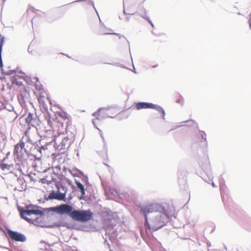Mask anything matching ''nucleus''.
Instances as JSON below:
<instances>
[{
    "label": "nucleus",
    "instance_id": "1",
    "mask_svg": "<svg viewBox=\"0 0 251 251\" xmlns=\"http://www.w3.org/2000/svg\"><path fill=\"white\" fill-rule=\"evenodd\" d=\"M139 208L144 214L146 229L156 231L166 226L169 221V217L160 204L142 203Z\"/></svg>",
    "mask_w": 251,
    "mask_h": 251
},
{
    "label": "nucleus",
    "instance_id": "2",
    "mask_svg": "<svg viewBox=\"0 0 251 251\" xmlns=\"http://www.w3.org/2000/svg\"><path fill=\"white\" fill-rule=\"evenodd\" d=\"M93 215L90 210H74L72 219L76 221L85 223L91 220Z\"/></svg>",
    "mask_w": 251,
    "mask_h": 251
},
{
    "label": "nucleus",
    "instance_id": "3",
    "mask_svg": "<svg viewBox=\"0 0 251 251\" xmlns=\"http://www.w3.org/2000/svg\"><path fill=\"white\" fill-rule=\"evenodd\" d=\"M19 212L20 213V215L21 217L27 221L29 223H32L34 225H37L38 223V221L40 220L41 219L40 218H37L35 220H31L26 216H30L32 214L35 215H43L44 214V212L43 211L39 209H24L23 208L19 209Z\"/></svg>",
    "mask_w": 251,
    "mask_h": 251
},
{
    "label": "nucleus",
    "instance_id": "4",
    "mask_svg": "<svg viewBox=\"0 0 251 251\" xmlns=\"http://www.w3.org/2000/svg\"><path fill=\"white\" fill-rule=\"evenodd\" d=\"M49 210L59 215L68 214L72 218L74 212L73 206L67 203H63L56 206L50 207Z\"/></svg>",
    "mask_w": 251,
    "mask_h": 251
},
{
    "label": "nucleus",
    "instance_id": "5",
    "mask_svg": "<svg viewBox=\"0 0 251 251\" xmlns=\"http://www.w3.org/2000/svg\"><path fill=\"white\" fill-rule=\"evenodd\" d=\"M56 187L58 189L57 191L55 192L54 190L51 191L48 197L47 196H44L45 199L46 201L50 200H57L58 201H66V194L67 191L68 190V188L65 186L62 185L61 187L62 188V190H64V193H61L59 191V185H56Z\"/></svg>",
    "mask_w": 251,
    "mask_h": 251
},
{
    "label": "nucleus",
    "instance_id": "6",
    "mask_svg": "<svg viewBox=\"0 0 251 251\" xmlns=\"http://www.w3.org/2000/svg\"><path fill=\"white\" fill-rule=\"evenodd\" d=\"M72 142V140L71 139L69 138L68 137H65L59 143L55 142L54 147L58 150L61 153H63L65 152V150L70 146Z\"/></svg>",
    "mask_w": 251,
    "mask_h": 251
},
{
    "label": "nucleus",
    "instance_id": "7",
    "mask_svg": "<svg viewBox=\"0 0 251 251\" xmlns=\"http://www.w3.org/2000/svg\"><path fill=\"white\" fill-rule=\"evenodd\" d=\"M7 233L9 237L12 240L21 242H24L26 241V237L23 234L10 229L8 230Z\"/></svg>",
    "mask_w": 251,
    "mask_h": 251
},
{
    "label": "nucleus",
    "instance_id": "8",
    "mask_svg": "<svg viewBox=\"0 0 251 251\" xmlns=\"http://www.w3.org/2000/svg\"><path fill=\"white\" fill-rule=\"evenodd\" d=\"M25 122L33 127H36L37 126L39 125V119L37 116L31 113H29L25 118Z\"/></svg>",
    "mask_w": 251,
    "mask_h": 251
},
{
    "label": "nucleus",
    "instance_id": "9",
    "mask_svg": "<svg viewBox=\"0 0 251 251\" xmlns=\"http://www.w3.org/2000/svg\"><path fill=\"white\" fill-rule=\"evenodd\" d=\"M200 166L201 167L202 169L204 171V172L206 173V175L208 177L209 180L211 181L213 180V177L211 176V167L209 163V161L208 160L205 159V164H200Z\"/></svg>",
    "mask_w": 251,
    "mask_h": 251
},
{
    "label": "nucleus",
    "instance_id": "10",
    "mask_svg": "<svg viewBox=\"0 0 251 251\" xmlns=\"http://www.w3.org/2000/svg\"><path fill=\"white\" fill-rule=\"evenodd\" d=\"M156 104L152 103L147 102H138L135 104V108L137 110H141L142 109H153Z\"/></svg>",
    "mask_w": 251,
    "mask_h": 251
},
{
    "label": "nucleus",
    "instance_id": "11",
    "mask_svg": "<svg viewBox=\"0 0 251 251\" xmlns=\"http://www.w3.org/2000/svg\"><path fill=\"white\" fill-rule=\"evenodd\" d=\"M0 39L1 41H0V68L1 73L3 74H5L6 71H5L3 68V62L1 56V52L4 41V37L0 36Z\"/></svg>",
    "mask_w": 251,
    "mask_h": 251
},
{
    "label": "nucleus",
    "instance_id": "12",
    "mask_svg": "<svg viewBox=\"0 0 251 251\" xmlns=\"http://www.w3.org/2000/svg\"><path fill=\"white\" fill-rule=\"evenodd\" d=\"M137 13L146 20H149V17L146 15V11L142 5L139 6Z\"/></svg>",
    "mask_w": 251,
    "mask_h": 251
},
{
    "label": "nucleus",
    "instance_id": "13",
    "mask_svg": "<svg viewBox=\"0 0 251 251\" xmlns=\"http://www.w3.org/2000/svg\"><path fill=\"white\" fill-rule=\"evenodd\" d=\"M13 154L15 156V158L17 159H19V158L23 154L22 151H20V148L18 146L17 144L15 146Z\"/></svg>",
    "mask_w": 251,
    "mask_h": 251
},
{
    "label": "nucleus",
    "instance_id": "14",
    "mask_svg": "<svg viewBox=\"0 0 251 251\" xmlns=\"http://www.w3.org/2000/svg\"><path fill=\"white\" fill-rule=\"evenodd\" d=\"M76 186L78 188V189H79L80 190V191L81 193L82 196L80 198V199H82L81 197L83 196H84L85 194V191L84 187L82 183H81L80 182H79L78 181H76Z\"/></svg>",
    "mask_w": 251,
    "mask_h": 251
},
{
    "label": "nucleus",
    "instance_id": "15",
    "mask_svg": "<svg viewBox=\"0 0 251 251\" xmlns=\"http://www.w3.org/2000/svg\"><path fill=\"white\" fill-rule=\"evenodd\" d=\"M154 109H155L158 112L161 113L162 114V119H165V112L164 109L161 106L156 104Z\"/></svg>",
    "mask_w": 251,
    "mask_h": 251
},
{
    "label": "nucleus",
    "instance_id": "16",
    "mask_svg": "<svg viewBox=\"0 0 251 251\" xmlns=\"http://www.w3.org/2000/svg\"><path fill=\"white\" fill-rule=\"evenodd\" d=\"M51 141H50V142H48V143H46L45 145H43L42 144H43V139H42L41 140H40L39 141V143L40 144H41V148H42L44 151H45L46 150H47L48 149L47 147L48 145H50V142Z\"/></svg>",
    "mask_w": 251,
    "mask_h": 251
},
{
    "label": "nucleus",
    "instance_id": "17",
    "mask_svg": "<svg viewBox=\"0 0 251 251\" xmlns=\"http://www.w3.org/2000/svg\"><path fill=\"white\" fill-rule=\"evenodd\" d=\"M17 144L20 148V151H22L23 149H25V150L26 151V150L24 148L25 146V143L23 141V139L19 143Z\"/></svg>",
    "mask_w": 251,
    "mask_h": 251
},
{
    "label": "nucleus",
    "instance_id": "18",
    "mask_svg": "<svg viewBox=\"0 0 251 251\" xmlns=\"http://www.w3.org/2000/svg\"><path fill=\"white\" fill-rule=\"evenodd\" d=\"M109 109V107H107V108H100L98 110L94 113H93V114H92V115L93 116H99V114H100V112L101 110H103V109H106V110H108Z\"/></svg>",
    "mask_w": 251,
    "mask_h": 251
},
{
    "label": "nucleus",
    "instance_id": "19",
    "mask_svg": "<svg viewBox=\"0 0 251 251\" xmlns=\"http://www.w3.org/2000/svg\"><path fill=\"white\" fill-rule=\"evenodd\" d=\"M7 168H8V164H6L5 163L0 164V168L2 170L4 171L5 170H7Z\"/></svg>",
    "mask_w": 251,
    "mask_h": 251
},
{
    "label": "nucleus",
    "instance_id": "20",
    "mask_svg": "<svg viewBox=\"0 0 251 251\" xmlns=\"http://www.w3.org/2000/svg\"><path fill=\"white\" fill-rule=\"evenodd\" d=\"M200 134L201 138L206 142V134L201 131H200Z\"/></svg>",
    "mask_w": 251,
    "mask_h": 251
},
{
    "label": "nucleus",
    "instance_id": "21",
    "mask_svg": "<svg viewBox=\"0 0 251 251\" xmlns=\"http://www.w3.org/2000/svg\"><path fill=\"white\" fill-rule=\"evenodd\" d=\"M46 135H44V136L47 137L49 136H52V131L51 130H47L46 131Z\"/></svg>",
    "mask_w": 251,
    "mask_h": 251
},
{
    "label": "nucleus",
    "instance_id": "22",
    "mask_svg": "<svg viewBox=\"0 0 251 251\" xmlns=\"http://www.w3.org/2000/svg\"><path fill=\"white\" fill-rule=\"evenodd\" d=\"M5 108L9 111H12L14 110V107L11 105H8L5 107Z\"/></svg>",
    "mask_w": 251,
    "mask_h": 251
},
{
    "label": "nucleus",
    "instance_id": "23",
    "mask_svg": "<svg viewBox=\"0 0 251 251\" xmlns=\"http://www.w3.org/2000/svg\"><path fill=\"white\" fill-rule=\"evenodd\" d=\"M182 123H191V124H196L195 122L192 120H190L188 121H185L182 122Z\"/></svg>",
    "mask_w": 251,
    "mask_h": 251
},
{
    "label": "nucleus",
    "instance_id": "24",
    "mask_svg": "<svg viewBox=\"0 0 251 251\" xmlns=\"http://www.w3.org/2000/svg\"><path fill=\"white\" fill-rule=\"evenodd\" d=\"M38 151L40 152V155L42 156V155L45 153V151H44V150L41 148V147H39L37 149Z\"/></svg>",
    "mask_w": 251,
    "mask_h": 251
},
{
    "label": "nucleus",
    "instance_id": "25",
    "mask_svg": "<svg viewBox=\"0 0 251 251\" xmlns=\"http://www.w3.org/2000/svg\"><path fill=\"white\" fill-rule=\"evenodd\" d=\"M112 65H114V66H120V67H121L122 68H126L123 65L121 64L118 63H115L112 64Z\"/></svg>",
    "mask_w": 251,
    "mask_h": 251
},
{
    "label": "nucleus",
    "instance_id": "26",
    "mask_svg": "<svg viewBox=\"0 0 251 251\" xmlns=\"http://www.w3.org/2000/svg\"><path fill=\"white\" fill-rule=\"evenodd\" d=\"M14 71L12 70H8L6 72L5 74L6 75H11L13 74Z\"/></svg>",
    "mask_w": 251,
    "mask_h": 251
},
{
    "label": "nucleus",
    "instance_id": "27",
    "mask_svg": "<svg viewBox=\"0 0 251 251\" xmlns=\"http://www.w3.org/2000/svg\"><path fill=\"white\" fill-rule=\"evenodd\" d=\"M97 129L99 130V131H100V135L101 137V138L102 139V140L104 141V137H103V134L102 133V131L99 128H97Z\"/></svg>",
    "mask_w": 251,
    "mask_h": 251
},
{
    "label": "nucleus",
    "instance_id": "28",
    "mask_svg": "<svg viewBox=\"0 0 251 251\" xmlns=\"http://www.w3.org/2000/svg\"><path fill=\"white\" fill-rule=\"evenodd\" d=\"M34 156L35 157L36 160H38V161L41 160V158H42L41 155L37 156V155H35Z\"/></svg>",
    "mask_w": 251,
    "mask_h": 251
},
{
    "label": "nucleus",
    "instance_id": "29",
    "mask_svg": "<svg viewBox=\"0 0 251 251\" xmlns=\"http://www.w3.org/2000/svg\"><path fill=\"white\" fill-rule=\"evenodd\" d=\"M101 33L102 34H112L111 33H109V32H104V31H100ZM113 34H115V35H118V34L117 33H113Z\"/></svg>",
    "mask_w": 251,
    "mask_h": 251
},
{
    "label": "nucleus",
    "instance_id": "30",
    "mask_svg": "<svg viewBox=\"0 0 251 251\" xmlns=\"http://www.w3.org/2000/svg\"><path fill=\"white\" fill-rule=\"evenodd\" d=\"M13 165L12 164L8 165L7 170H10L13 167Z\"/></svg>",
    "mask_w": 251,
    "mask_h": 251
},
{
    "label": "nucleus",
    "instance_id": "31",
    "mask_svg": "<svg viewBox=\"0 0 251 251\" xmlns=\"http://www.w3.org/2000/svg\"><path fill=\"white\" fill-rule=\"evenodd\" d=\"M176 102L178 103H182V100L180 99H177L176 100Z\"/></svg>",
    "mask_w": 251,
    "mask_h": 251
},
{
    "label": "nucleus",
    "instance_id": "32",
    "mask_svg": "<svg viewBox=\"0 0 251 251\" xmlns=\"http://www.w3.org/2000/svg\"><path fill=\"white\" fill-rule=\"evenodd\" d=\"M147 21H148V22L151 24V26H152V27H153V26H154V25H153L152 23L151 22V21L150 20V19H149V20H147Z\"/></svg>",
    "mask_w": 251,
    "mask_h": 251
},
{
    "label": "nucleus",
    "instance_id": "33",
    "mask_svg": "<svg viewBox=\"0 0 251 251\" xmlns=\"http://www.w3.org/2000/svg\"><path fill=\"white\" fill-rule=\"evenodd\" d=\"M90 2H91V4L93 5V7H94V8H95V6H94V2H93V1H90ZM95 9L96 10V9Z\"/></svg>",
    "mask_w": 251,
    "mask_h": 251
},
{
    "label": "nucleus",
    "instance_id": "34",
    "mask_svg": "<svg viewBox=\"0 0 251 251\" xmlns=\"http://www.w3.org/2000/svg\"><path fill=\"white\" fill-rule=\"evenodd\" d=\"M207 246L208 247H210L211 244H210V243L209 242H208L207 243Z\"/></svg>",
    "mask_w": 251,
    "mask_h": 251
},
{
    "label": "nucleus",
    "instance_id": "35",
    "mask_svg": "<svg viewBox=\"0 0 251 251\" xmlns=\"http://www.w3.org/2000/svg\"><path fill=\"white\" fill-rule=\"evenodd\" d=\"M212 185L213 187H216V186L215 185L214 183L212 181Z\"/></svg>",
    "mask_w": 251,
    "mask_h": 251
},
{
    "label": "nucleus",
    "instance_id": "36",
    "mask_svg": "<svg viewBox=\"0 0 251 251\" xmlns=\"http://www.w3.org/2000/svg\"><path fill=\"white\" fill-rule=\"evenodd\" d=\"M106 117H109V118H114L115 117V116H107Z\"/></svg>",
    "mask_w": 251,
    "mask_h": 251
},
{
    "label": "nucleus",
    "instance_id": "37",
    "mask_svg": "<svg viewBox=\"0 0 251 251\" xmlns=\"http://www.w3.org/2000/svg\"><path fill=\"white\" fill-rule=\"evenodd\" d=\"M45 178L42 179V183H45Z\"/></svg>",
    "mask_w": 251,
    "mask_h": 251
},
{
    "label": "nucleus",
    "instance_id": "38",
    "mask_svg": "<svg viewBox=\"0 0 251 251\" xmlns=\"http://www.w3.org/2000/svg\"><path fill=\"white\" fill-rule=\"evenodd\" d=\"M157 66V65H154V66H152V67H153V68H155V67H156Z\"/></svg>",
    "mask_w": 251,
    "mask_h": 251
},
{
    "label": "nucleus",
    "instance_id": "39",
    "mask_svg": "<svg viewBox=\"0 0 251 251\" xmlns=\"http://www.w3.org/2000/svg\"><path fill=\"white\" fill-rule=\"evenodd\" d=\"M27 141H28V142H30V140L29 139H28H28H27Z\"/></svg>",
    "mask_w": 251,
    "mask_h": 251
},
{
    "label": "nucleus",
    "instance_id": "40",
    "mask_svg": "<svg viewBox=\"0 0 251 251\" xmlns=\"http://www.w3.org/2000/svg\"><path fill=\"white\" fill-rule=\"evenodd\" d=\"M72 199V197L71 196L70 197L69 200H71Z\"/></svg>",
    "mask_w": 251,
    "mask_h": 251
},
{
    "label": "nucleus",
    "instance_id": "41",
    "mask_svg": "<svg viewBox=\"0 0 251 251\" xmlns=\"http://www.w3.org/2000/svg\"><path fill=\"white\" fill-rule=\"evenodd\" d=\"M127 21H129V18H127Z\"/></svg>",
    "mask_w": 251,
    "mask_h": 251
},
{
    "label": "nucleus",
    "instance_id": "42",
    "mask_svg": "<svg viewBox=\"0 0 251 251\" xmlns=\"http://www.w3.org/2000/svg\"><path fill=\"white\" fill-rule=\"evenodd\" d=\"M127 21H129V18H127Z\"/></svg>",
    "mask_w": 251,
    "mask_h": 251
},
{
    "label": "nucleus",
    "instance_id": "43",
    "mask_svg": "<svg viewBox=\"0 0 251 251\" xmlns=\"http://www.w3.org/2000/svg\"><path fill=\"white\" fill-rule=\"evenodd\" d=\"M108 30L111 31L112 30H111V29H109Z\"/></svg>",
    "mask_w": 251,
    "mask_h": 251
},
{
    "label": "nucleus",
    "instance_id": "44",
    "mask_svg": "<svg viewBox=\"0 0 251 251\" xmlns=\"http://www.w3.org/2000/svg\"><path fill=\"white\" fill-rule=\"evenodd\" d=\"M47 183L49 184L50 183V182H48Z\"/></svg>",
    "mask_w": 251,
    "mask_h": 251
},
{
    "label": "nucleus",
    "instance_id": "45",
    "mask_svg": "<svg viewBox=\"0 0 251 251\" xmlns=\"http://www.w3.org/2000/svg\"><path fill=\"white\" fill-rule=\"evenodd\" d=\"M181 126H179L177 127H180Z\"/></svg>",
    "mask_w": 251,
    "mask_h": 251
},
{
    "label": "nucleus",
    "instance_id": "46",
    "mask_svg": "<svg viewBox=\"0 0 251 251\" xmlns=\"http://www.w3.org/2000/svg\"><path fill=\"white\" fill-rule=\"evenodd\" d=\"M6 0H3V1L4 2Z\"/></svg>",
    "mask_w": 251,
    "mask_h": 251
},
{
    "label": "nucleus",
    "instance_id": "47",
    "mask_svg": "<svg viewBox=\"0 0 251 251\" xmlns=\"http://www.w3.org/2000/svg\"><path fill=\"white\" fill-rule=\"evenodd\" d=\"M219 251V250H217V251Z\"/></svg>",
    "mask_w": 251,
    "mask_h": 251
}]
</instances>
